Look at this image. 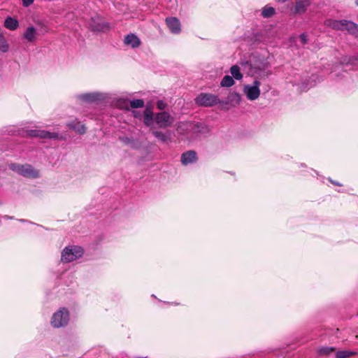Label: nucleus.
Returning a JSON list of instances; mask_svg holds the SVG:
<instances>
[{
  "label": "nucleus",
  "instance_id": "f257e3e1",
  "mask_svg": "<svg viewBox=\"0 0 358 358\" xmlns=\"http://www.w3.org/2000/svg\"><path fill=\"white\" fill-rule=\"evenodd\" d=\"M153 120L160 128H166L172 124L173 118L165 111L157 113L153 116L151 110L146 109L144 112L143 121L147 126H151Z\"/></svg>",
  "mask_w": 358,
  "mask_h": 358
},
{
  "label": "nucleus",
  "instance_id": "f03ea898",
  "mask_svg": "<svg viewBox=\"0 0 358 358\" xmlns=\"http://www.w3.org/2000/svg\"><path fill=\"white\" fill-rule=\"evenodd\" d=\"M324 25L336 30H346L349 34L358 38V25L351 21L327 19L324 21Z\"/></svg>",
  "mask_w": 358,
  "mask_h": 358
},
{
  "label": "nucleus",
  "instance_id": "7ed1b4c3",
  "mask_svg": "<svg viewBox=\"0 0 358 358\" xmlns=\"http://www.w3.org/2000/svg\"><path fill=\"white\" fill-rule=\"evenodd\" d=\"M70 321V313L67 308H59L52 315L50 325L54 329L66 327Z\"/></svg>",
  "mask_w": 358,
  "mask_h": 358
},
{
  "label": "nucleus",
  "instance_id": "20e7f679",
  "mask_svg": "<svg viewBox=\"0 0 358 358\" xmlns=\"http://www.w3.org/2000/svg\"><path fill=\"white\" fill-rule=\"evenodd\" d=\"M9 169L14 172L28 178H38L40 177L39 171L30 164H10Z\"/></svg>",
  "mask_w": 358,
  "mask_h": 358
},
{
  "label": "nucleus",
  "instance_id": "39448f33",
  "mask_svg": "<svg viewBox=\"0 0 358 358\" xmlns=\"http://www.w3.org/2000/svg\"><path fill=\"white\" fill-rule=\"evenodd\" d=\"M84 251L80 246H66L62 252L61 260L64 263L71 262L81 257Z\"/></svg>",
  "mask_w": 358,
  "mask_h": 358
},
{
  "label": "nucleus",
  "instance_id": "423d86ee",
  "mask_svg": "<svg viewBox=\"0 0 358 358\" xmlns=\"http://www.w3.org/2000/svg\"><path fill=\"white\" fill-rule=\"evenodd\" d=\"M191 130L194 133H205L208 131V127L203 123L196 122H180L177 127L178 134L184 135Z\"/></svg>",
  "mask_w": 358,
  "mask_h": 358
},
{
  "label": "nucleus",
  "instance_id": "0eeeda50",
  "mask_svg": "<svg viewBox=\"0 0 358 358\" xmlns=\"http://www.w3.org/2000/svg\"><path fill=\"white\" fill-rule=\"evenodd\" d=\"M196 103L199 106L212 107L220 103L217 95L208 93H201L195 99Z\"/></svg>",
  "mask_w": 358,
  "mask_h": 358
},
{
  "label": "nucleus",
  "instance_id": "6e6552de",
  "mask_svg": "<svg viewBox=\"0 0 358 358\" xmlns=\"http://www.w3.org/2000/svg\"><path fill=\"white\" fill-rule=\"evenodd\" d=\"M260 81L255 80L252 85H246L243 87V91L248 99L255 101L259 98L260 95Z\"/></svg>",
  "mask_w": 358,
  "mask_h": 358
},
{
  "label": "nucleus",
  "instance_id": "1a4fd4ad",
  "mask_svg": "<svg viewBox=\"0 0 358 358\" xmlns=\"http://www.w3.org/2000/svg\"><path fill=\"white\" fill-rule=\"evenodd\" d=\"M311 3V0H295L289 8L291 15H302L305 13Z\"/></svg>",
  "mask_w": 358,
  "mask_h": 358
},
{
  "label": "nucleus",
  "instance_id": "9d476101",
  "mask_svg": "<svg viewBox=\"0 0 358 358\" xmlns=\"http://www.w3.org/2000/svg\"><path fill=\"white\" fill-rule=\"evenodd\" d=\"M251 64L248 61L241 60L238 64L233 65L230 68V73L231 77L237 80H242L243 76L241 71H245L247 68H250Z\"/></svg>",
  "mask_w": 358,
  "mask_h": 358
},
{
  "label": "nucleus",
  "instance_id": "9b49d317",
  "mask_svg": "<svg viewBox=\"0 0 358 358\" xmlns=\"http://www.w3.org/2000/svg\"><path fill=\"white\" fill-rule=\"evenodd\" d=\"M78 99L85 103H96L103 101L106 98V95L103 93L93 92L79 94Z\"/></svg>",
  "mask_w": 358,
  "mask_h": 358
},
{
  "label": "nucleus",
  "instance_id": "f8f14e48",
  "mask_svg": "<svg viewBox=\"0 0 358 358\" xmlns=\"http://www.w3.org/2000/svg\"><path fill=\"white\" fill-rule=\"evenodd\" d=\"M26 136L30 137H38L41 138L58 139L59 134L57 132H50L41 129H30L25 131Z\"/></svg>",
  "mask_w": 358,
  "mask_h": 358
},
{
  "label": "nucleus",
  "instance_id": "ddd939ff",
  "mask_svg": "<svg viewBox=\"0 0 358 358\" xmlns=\"http://www.w3.org/2000/svg\"><path fill=\"white\" fill-rule=\"evenodd\" d=\"M90 26L93 31H105L109 29L108 24L99 15L92 17Z\"/></svg>",
  "mask_w": 358,
  "mask_h": 358
},
{
  "label": "nucleus",
  "instance_id": "4468645a",
  "mask_svg": "<svg viewBox=\"0 0 358 358\" xmlns=\"http://www.w3.org/2000/svg\"><path fill=\"white\" fill-rule=\"evenodd\" d=\"M166 23L171 33L177 34L180 32V22L176 17H167Z\"/></svg>",
  "mask_w": 358,
  "mask_h": 358
},
{
  "label": "nucleus",
  "instance_id": "2eb2a0df",
  "mask_svg": "<svg viewBox=\"0 0 358 358\" xmlns=\"http://www.w3.org/2000/svg\"><path fill=\"white\" fill-rule=\"evenodd\" d=\"M196 153L190 150L184 152L181 156V162L184 165H187L196 162Z\"/></svg>",
  "mask_w": 358,
  "mask_h": 358
},
{
  "label": "nucleus",
  "instance_id": "dca6fc26",
  "mask_svg": "<svg viewBox=\"0 0 358 358\" xmlns=\"http://www.w3.org/2000/svg\"><path fill=\"white\" fill-rule=\"evenodd\" d=\"M124 42L126 45H129L133 48H138L141 45L139 38L134 34H129L125 36Z\"/></svg>",
  "mask_w": 358,
  "mask_h": 358
},
{
  "label": "nucleus",
  "instance_id": "f3484780",
  "mask_svg": "<svg viewBox=\"0 0 358 358\" xmlns=\"http://www.w3.org/2000/svg\"><path fill=\"white\" fill-rule=\"evenodd\" d=\"M356 58L349 57L348 56H343L341 57V64L338 66H336V69L338 70L340 69L347 68L349 66H352L351 69L355 68Z\"/></svg>",
  "mask_w": 358,
  "mask_h": 358
},
{
  "label": "nucleus",
  "instance_id": "a211bd4d",
  "mask_svg": "<svg viewBox=\"0 0 358 358\" xmlns=\"http://www.w3.org/2000/svg\"><path fill=\"white\" fill-rule=\"evenodd\" d=\"M36 36V30L33 26L28 27L23 34V37L29 42L34 41Z\"/></svg>",
  "mask_w": 358,
  "mask_h": 358
},
{
  "label": "nucleus",
  "instance_id": "6ab92c4d",
  "mask_svg": "<svg viewBox=\"0 0 358 358\" xmlns=\"http://www.w3.org/2000/svg\"><path fill=\"white\" fill-rule=\"evenodd\" d=\"M4 26L8 29L13 31V30H15L18 27L19 22L16 19L11 17H8L6 18V20L4 21Z\"/></svg>",
  "mask_w": 358,
  "mask_h": 358
},
{
  "label": "nucleus",
  "instance_id": "aec40b11",
  "mask_svg": "<svg viewBox=\"0 0 358 358\" xmlns=\"http://www.w3.org/2000/svg\"><path fill=\"white\" fill-rule=\"evenodd\" d=\"M152 134L162 142L166 143L171 141V134L169 132L163 133L160 131H153Z\"/></svg>",
  "mask_w": 358,
  "mask_h": 358
},
{
  "label": "nucleus",
  "instance_id": "412c9836",
  "mask_svg": "<svg viewBox=\"0 0 358 358\" xmlns=\"http://www.w3.org/2000/svg\"><path fill=\"white\" fill-rule=\"evenodd\" d=\"M275 14V9L268 5L265 6L262 9V15L265 17H271Z\"/></svg>",
  "mask_w": 358,
  "mask_h": 358
},
{
  "label": "nucleus",
  "instance_id": "4be33fe9",
  "mask_svg": "<svg viewBox=\"0 0 358 358\" xmlns=\"http://www.w3.org/2000/svg\"><path fill=\"white\" fill-rule=\"evenodd\" d=\"M234 78L230 76H224L220 82V85L224 87H229L234 85Z\"/></svg>",
  "mask_w": 358,
  "mask_h": 358
},
{
  "label": "nucleus",
  "instance_id": "5701e85b",
  "mask_svg": "<svg viewBox=\"0 0 358 358\" xmlns=\"http://www.w3.org/2000/svg\"><path fill=\"white\" fill-rule=\"evenodd\" d=\"M69 127L76 130L77 132H78L80 134H85L86 131V128L84 124H80V123H74L71 122L69 124Z\"/></svg>",
  "mask_w": 358,
  "mask_h": 358
},
{
  "label": "nucleus",
  "instance_id": "b1692460",
  "mask_svg": "<svg viewBox=\"0 0 358 358\" xmlns=\"http://www.w3.org/2000/svg\"><path fill=\"white\" fill-rule=\"evenodd\" d=\"M228 100L231 103L239 104L241 101V96L238 92H232L228 96Z\"/></svg>",
  "mask_w": 358,
  "mask_h": 358
},
{
  "label": "nucleus",
  "instance_id": "393cba45",
  "mask_svg": "<svg viewBox=\"0 0 358 358\" xmlns=\"http://www.w3.org/2000/svg\"><path fill=\"white\" fill-rule=\"evenodd\" d=\"M116 106L119 108L128 110L129 107V103L127 99H119L116 102Z\"/></svg>",
  "mask_w": 358,
  "mask_h": 358
},
{
  "label": "nucleus",
  "instance_id": "a878e982",
  "mask_svg": "<svg viewBox=\"0 0 358 358\" xmlns=\"http://www.w3.org/2000/svg\"><path fill=\"white\" fill-rule=\"evenodd\" d=\"M129 106L132 108H139L144 106V101L142 99H134L129 102Z\"/></svg>",
  "mask_w": 358,
  "mask_h": 358
},
{
  "label": "nucleus",
  "instance_id": "bb28decb",
  "mask_svg": "<svg viewBox=\"0 0 358 358\" xmlns=\"http://www.w3.org/2000/svg\"><path fill=\"white\" fill-rule=\"evenodd\" d=\"M335 350L332 347H322L317 350L318 353L321 355H328Z\"/></svg>",
  "mask_w": 358,
  "mask_h": 358
},
{
  "label": "nucleus",
  "instance_id": "cd10ccee",
  "mask_svg": "<svg viewBox=\"0 0 358 358\" xmlns=\"http://www.w3.org/2000/svg\"><path fill=\"white\" fill-rule=\"evenodd\" d=\"M355 353L352 351L343 350L336 352V358H348L352 356Z\"/></svg>",
  "mask_w": 358,
  "mask_h": 358
},
{
  "label": "nucleus",
  "instance_id": "c85d7f7f",
  "mask_svg": "<svg viewBox=\"0 0 358 358\" xmlns=\"http://www.w3.org/2000/svg\"><path fill=\"white\" fill-rule=\"evenodd\" d=\"M301 42L303 45L306 44L308 39L306 34H301L299 36Z\"/></svg>",
  "mask_w": 358,
  "mask_h": 358
},
{
  "label": "nucleus",
  "instance_id": "c756f323",
  "mask_svg": "<svg viewBox=\"0 0 358 358\" xmlns=\"http://www.w3.org/2000/svg\"><path fill=\"white\" fill-rule=\"evenodd\" d=\"M34 0H22V5L24 7H28L34 3Z\"/></svg>",
  "mask_w": 358,
  "mask_h": 358
},
{
  "label": "nucleus",
  "instance_id": "7c9ffc66",
  "mask_svg": "<svg viewBox=\"0 0 358 358\" xmlns=\"http://www.w3.org/2000/svg\"><path fill=\"white\" fill-rule=\"evenodd\" d=\"M165 103L163 101H159L157 102V108L159 109H164L165 108Z\"/></svg>",
  "mask_w": 358,
  "mask_h": 358
},
{
  "label": "nucleus",
  "instance_id": "2f4dec72",
  "mask_svg": "<svg viewBox=\"0 0 358 358\" xmlns=\"http://www.w3.org/2000/svg\"><path fill=\"white\" fill-rule=\"evenodd\" d=\"M330 180V182H331V183H333V184H334V185H336L341 186V185L339 182H337L334 181V180Z\"/></svg>",
  "mask_w": 358,
  "mask_h": 358
},
{
  "label": "nucleus",
  "instance_id": "473e14b6",
  "mask_svg": "<svg viewBox=\"0 0 358 358\" xmlns=\"http://www.w3.org/2000/svg\"><path fill=\"white\" fill-rule=\"evenodd\" d=\"M4 217H5L6 219H11V217H9V216H8V215H6Z\"/></svg>",
  "mask_w": 358,
  "mask_h": 358
},
{
  "label": "nucleus",
  "instance_id": "72a5a7b5",
  "mask_svg": "<svg viewBox=\"0 0 358 358\" xmlns=\"http://www.w3.org/2000/svg\"><path fill=\"white\" fill-rule=\"evenodd\" d=\"M355 3L357 6H358V0H355Z\"/></svg>",
  "mask_w": 358,
  "mask_h": 358
},
{
  "label": "nucleus",
  "instance_id": "f704fd0d",
  "mask_svg": "<svg viewBox=\"0 0 358 358\" xmlns=\"http://www.w3.org/2000/svg\"><path fill=\"white\" fill-rule=\"evenodd\" d=\"M136 358H148V357H138Z\"/></svg>",
  "mask_w": 358,
  "mask_h": 358
}]
</instances>
